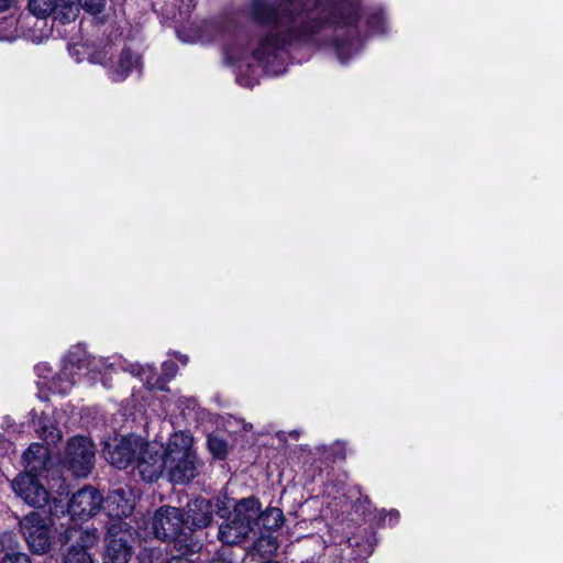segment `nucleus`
<instances>
[{
	"instance_id": "f257e3e1",
	"label": "nucleus",
	"mask_w": 563,
	"mask_h": 563,
	"mask_svg": "<svg viewBox=\"0 0 563 563\" xmlns=\"http://www.w3.org/2000/svg\"><path fill=\"white\" fill-rule=\"evenodd\" d=\"M361 0H249L245 14L264 27L254 37L222 30L214 22L191 23L178 30L186 43H223L228 63L238 68V82L247 88L258 82V67L268 75L284 73L289 47L331 49L340 64L364 48L360 31Z\"/></svg>"
},
{
	"instance_id": "f03ea898",
	"label": "nucleus",
	"mask_w": 563,
	"mask_h": 563,
	"mask_svg": "<svg viewBox=\"0 0 563 563\" xmlns=\"http://www.w3.org/2000/svg\"><path fill=\"white\" fill-rule=\"evenodd\" d=\"M199 460L194 449V438L187 431L170 434L165 445L150 443L139 463L143 481L154 482L165 473L174 484H185L198 474Z\"/></svg>"
},
{
	"instance_id": "7ed1b4c3",
	"label": "nucleus",
	"mask_w": 563,
	"mask_h": 563,
	"mask_svg": "<svg viewBox=\"0 0 563 563\" xmlns=\"http://www.w3.org/2000/svg\"><path fill=\"white\" fill-rule=\"evenodd\" d=\"M118 357H101L91 355L81 343L73 345L62 360L59 373L53 376V368L47 363H38L34 372L38 377L37 386L46 387L56 394H68L81 380L93 383L107 371L119 365Z\"/></svg>"
},
{
	"instance_id": "20e7f679",
	"label": "nucleus",
	"mask_w": 563,
	"mask_h": 563,
	"mask_svg": "<svg viewBox=\"0 0 563 563\" xmlns=\"http://www.w3.org/2000/svg\"><path fill=\"white\" fill-rule=\"evenodd\" d=\"M122 42V32L115 22H102L98 29V44L89 54V62L107 69L108 77L121 82L130 76H141L142 56Z\"/></svg>"
},
{
	"instance_id": "39448f33",
	"label": "nucleus",
	"mask_w": 563,
	"mask_h": 563,
	"mask_svg": "<svg viewBox=\"0 0 563 563\" xmlns=\"http://www.w3.org/2000/svg\"><path fill=\"white\" fill-rule=\"evenodd\" d=\"M258 500L256 498H243L233 505V510L228 509L225 520L219 527L218 538L225 544H239L254 531L253 523L257 517Z\"/></svg>"
},
{
	"instance_id": "423d86ee",
	"label": "nucleus",
	"mask_w": 563,
	"mask_h": 563,
	"mask_svg": "<svg viewBox=\"0 0 563 563\" xmlns=\"http://www.w3.org/2000/svg\"><path fill=\"white\" fill-rule=\"evenodd\" d=\"M102 501V495L96 488L86 486L73 495L66 509L62 500L53 498L49 512L52 516L67 512L71 521L84 522L99 512Z\"/></svg>"
},
{
	"instance_id": "0eeeda50",
	"label": "nucleus",
	"mask_w": 563,
	"mask_h": 563,
	"mask_svg": "<svg viewBox=\"0 0 563 563\" xmlns=\"http://www.w3.org/2000/svg\"><path fill=\"white\" fill-rule=\"evenodd\" d=\"M20 527L32 552L43 554L49 551L55 532L49 518L32 511L23 517Z\"/></svg>"
},
{
	"instance_id": "6e6552de",
	"label": "nucleus",
	"mask_w": 563,
	"mask_h": 563,
	"mask_svg": "<svg viewBox=\"0 0 563 563\" xmlns=\"http://www.w3.org/2000/svg\"><path fill=\"white\" fill-rule=\"evenodd\" d=\"M231 503L232 500L227 497H217L214 500L195 498L187 504L184 521L194 529L206 528L211 523L214 514L221 518L225 517L232 506Z\"/></svg>"
},
{
	"instance_id": "1a4fd4ad",
	"label": "nucleus",
	"mask_w": 563,
	"mask_h": 563,
	"mask_svg": "<svg viewBox=\"0 0 563 563\" xmlns=\"http://www.w3.org/2000/svg\"><path fill=\"white\" fill-rule=\"evenodd\" d=\"M63 463L75 476H88L95 464L92 442L85 437L71 438L67 443Z\"/></svg>"
},
{
	"instance_id": "9d476101",
	"label": "nucleus",
	"mask_w": 563,
	"mask_h": 563,
	"mask_svg": "<svg viewBox=\"0 0 563 563\" xmlns=\"http://www.w3.org/2000/svg\"><path fill=\"white\" fill-rule=\"evenodd\" d=\"M147 446H150V443L142 438L129 435L117 440L113 446L107 445L103 452L111 465L117 468H125L134 461L140 463ZM136 467L139 468V464H136Z\"/></svg>"
},
{
	"instance_id": "9b49d317",
	"label": "nucleus",
	"mask_w": 563,
	"mask_h": 563,
	"mask_svg": "<svg viewBox=\"0 0 563 563\" xmlns=\"http://www.w3.org/2000/svg\"><path fill=\"white\" fill-rule=\"evenodd\" d=\"M184 523V517L178 508L165 506L155 512L152 519L151 532L144 531V533H141L135 531V533L144 539L153 534L156 539L169 541L178 537Z\"/></svg>"
},
{
	"instance_id": "f8f14e48",
	"label": "nucleus",
	"mask_w": 563,
	"mask_h": 563,
	"mask_svg": "<svg viewBox=\"0 0 563 563\" xmlns=\"http://www.w3.org/2000/svg\"><path fill=\"white\" fill-rule=\"evenodd\" d=\"M132 529H122V523H109L104 539L103 563H128L132 555L130 539Z\"/></svg>"
},
{
	"instance_id": "ddd939ff",
	"label": "nucleus",
	"mask_w": 563,
	"mask_h": 563,
	"mask_svg": "<svg viewBox=\"0 0 563 563\" xmlns=\"http://www.w3.org/2000/svg\"><path fill=\"white\" fill-rule=\"evenodd\" d=\"M102 503L110 523L119 526L121 522L122 529H133L129 522L124 521L134 509V498L130 489L122 487L113 489Z\"/></svg>"
},
{
	"instance_id": "4468645a",
	"label": "nucleus",
	"mask_w": 563,
	"mask_h": 563,
	"mask_svg": "<svg viewBox=\"0 0 563 563\" xmlns=\"http://www.w3.org/2000/svg\"><path fill=\"white\" fill-rule=\"evenodd\" d=\"M40 473L25 472L12 481V488L27 505L33 507H43L51 505L46 488L40 483L37 475Z\"/></svg>"
},
{
	"instance_id": "2eb2a0df",
	"label": "nucleus",
	"mask_w": 563,
	"mask_h": 563,
	"mask_svg": "<svg viewBox=\"0 0 563 563\" xmlns=\"http://www.w3.org/2000/svg\"><path fill=\"white\" fill-rule=\"evenodd\" d=\"M29 9L38 18L54 14L62 23L74 21L79 13L77 0H29Z\"/></svg>"
},
{
	"instance_id": "dca6fc26",
	"label": "nucleus",
	"mask_w": 563,
	"mask_h": 563,
	"mask_svg": "<svg viewBox=\"0 0 563 563\" xmlns=\"http://www.w3.org/2000/svg\"><path fill=\"white\" fill-rule=\"evenodd\" d=\"M366 31L373 35H386L393 26L382 5H372L364 11Z\"/></svg>"
},
{
	"instance_id": "f3484780",
	"label": "nucleus",
	"mask_w": 563,
	"mask_h": 563,
	"mask_svg": "<svg viewBox=\"0 0 563 563\" xmlns=\"http://www.w3.org/2000/svg\"><path fill=\"white\" fill-rule=\"evenodd\" d=\"M23 464L26 472L42 473L49 462L48 450L40 443H32L23 453Z\"/></svg>"
},
{
	"instance_id": "a211bd4d",
	"label": "nucleus",
	"mask_w": 563,
	"mask_h": 563,
	"mask_svg": "<svg viewBox=\"0 0 563 563\" xmlns=\"http://www.w3.org/2000/svg\"><path fill=\"white\" fill-rule=\"evenodd\" d=\"M125 369L131 372V374H133L134 376L140 377V379L150 390H167L166 379L157 375L154 365H141L139 363H135L130 364L129 367H126Z\"/></svg>"
},
{
	"instance_id": "6ab92c4d",
	"label": "nucleus",
	"mask_w": 563,
	"mask_h": 563,
	"mask_svg": "<svg viewBox=\"0 0 563 563\" xmlns=\"http://www.w3.org/2000/svg\"><path fill=\"white\" fill-rule=\"evenodd\" d=\"M80 540L82 544L71 547L65 555L64 563H93L86 548L96 543L97 534L93 531L80 532Z\"/></svg>"
},
{
	"instance_id": "aec40b11",
	"label": "nucleus",
	"mask_w": 563,
	"mask_h": 563,
	"mask_svg": "<svg viewBox=\"0 0 563 563\" xmlns=\"http://www.w3.org/2000/svg\"><path fill=\"white\" fill-rule=\"evenodd\" d=\"M284 521L283 511L279 508H268L265 511H261V505L258 504L257 517L254 520L253 528L258 530L263 529L264 532H272L278 529Z\"/></svg>"
},
{
	"instance_id": "412c9836",
	"label": "nucleus",
	"mask_w": 563,
	"mask_h": 563,
	"mask_svg": "<svg viewBox=\"0 0 563 563\" xmlns=\"http://www.w3.org/2000/svg\"><path fill=\"white\" fill-rule=\"evenodd\" d=\"M279 548L277 538L272 532H262L253 544V550L262 558L274 555Z\"/></svg>"
},
{
	"instance_id": "4be33fe9",
	"label": "nucleus",
	"mask_w": 563,
	"mask_h": 563,
	"mask_svg": "<svg viewBox=\"0 0 563 563\" xmlns=\"http://www.w3.org/2000/svg\"><path fill=\"white\" fill-rule=\"evenodd\" d=\"M0 543L4 548L8 545V549L4 551L1 563H31L27 554L18 551L13 544L12 536L9 533H4L0 537Z\"/></svg>"
},
{
	"instance_id": "5701e85b",
	"label": "nucleus",
	"mask_w": 563,
	"mask_h": 563,
	"mask_svg": "<svg viewBox=\"0 0 563 563\" xmlns=\"http://www.w3.org/2000/svg\"><path fill=\"white\" fill-rule=\"evenodd\" d=\"M77 2L78 8L81 5L84 10L95 16L96 29H99L102 22H114L111 19H106V16H99L106 7L107 0H77Z\"/></svg>"
},
{
	"instance_id": "b1692460",
	"label": "nucleus",
	"mask_w": 563,
	"mask_h": 563,
	"mask_svg": "<svg viewBox=\"0 0 563 563\" xmlns=\"http://www.w3.org/2000/svg\"><path fill=\"white\" fill-rule=\"evenodd\" d=\"M36 432L49 444H56L62 439L60 431L51 423L47 417H43L38 420Z\"/></svg>"
},
{
	"instance_id": "393cba45",
	"label": "nucleus",
	"mask_w": 563,
	"mask_h": 563,
	"mask_svg": "<svg viewBox=\"0 0 563 563\" xmlns=\"http://www.w3.org/2000/svg\"><path fill=\"white\" fill-rule=\"evenodd\" d=\"M98 44V29H96V40L90 44H74L68 47L70 56L76 63H81L85 58L89 60V54L92 48Z\"/></svg>"
},
{
	"instance_id": "a878e982",
	"label": "nucleus",
	"mask_w": 563,
	"mask_h": 563,
	"mask_svg": "<svg viewBox=\"0 0 563 563\" xmlns=\"http://www.w3.org/2000/svg\"><path fill=\"white\" fill-rule=\"evenodd\" d=\"M18 37L16 20L13 16L0 20V41L12 42Z\"/></svg>"
},
{
	"instance_id": "bb28decb",
	"label": "nucleus",
	"mask_w": 563,
	"mask_h": 563,
	"mask_svg": "<svg viewBox=\"0 0 563 563\" xmlns=\"http://www.w3.org/2000/svg\"><path fill=\"white\" fill-rule=\"evenodd\" d=\"M175 405L179 410L180 415L187 417L196 410L197 400L194 397L179 396L176 399Z\"/></svg>"
},
{
	"instance_id": "cd10ccee",
	"label": "nucleus",
	"mask_w": 563,
	"mask_h": 563,
	"mask_svg": "<svg viewBox=\"0 0 563 563\" xmlns=\"http://www.w3.org/2000/svg\"><path fill=\"white\" fill-rule=\"evenodd\" d=\"M208 448L217 459H223L227 455V443L218 437L208 438Z\"/></svg>"
},
{
	"instance_id": "c85d7f7f",
	"label": "nucleus",
	"mask_w": 563,
	"mask_h": 563,
	"mask_svg": "<svg viewBox=\"0 0 563 563\" xmlns=\"http://www.w3.org/2000/svg\"><path fill=\"white\" fill-rule=\"evenodd\" d=\"M177 371H178V367H177L175 361H173V360L165 361L162 364L163 374L161 375V377L165 378L166 384H167L170 379H173L176 376Z\"/></svg>"
},
{
	"instance_id": "c756f323",
	"label": "nucleus",
	"mask_w": 563,
	"mask_h": 563,
	"mask_svg": "<svg viewBox=\"0 0 563 563\" xmlns=\"http://www.w3.org/2000/svg\"><path fill=\"white\" fill-rule=\"evenodd\" d=\"M399 517V512L396 509H391L382 517V521L384 525L394 526L398 522Z\"/></svg>"
},
{
	"instance_id": "7c9ffc66",
	"label": "nucleus",
	"mask_w": 563,
	"mask_h": 563,
	"mask_svg": "<svg viewBox=\"0 0 563 563\" xmlns=\"http://www.w3.org/2000/svg\"><path fill=\"white\" fill-rule=\"evenodd\" d=\"M77 532L78 531L75 528H66L65 531L63 533H60V536L58 538L62 545H64L68 541H70Z\"/></svg>"
},
{
	"instance_id": "2f4dec72",
	"label": "nucleus",
	"mask_w": 563,
	"mask_h": 563,
	"mask_svg": "<svg viewBox=\"0 0 563 563\" xmlns=\"http://www.w3.org/2000/svg\"><path fill=\"white\" fill-rule=\"evenodd\" d=\"M175 360L180 362L183 365H187L189 362V357L185 354H181L180 352H173L170 354Z\"/></svg>"
},
{
	"instance_id": "473e14b6",
	"label": "nucleus",
	"mask_w": 563,
	"mask_h": 563,
	"mask_svg": "<svg viewBox=\"0 0 563 563\" xmlns=\"http://www.w3.org/2000/svg\"><path fill=\"white\" fill-rule=\"evenodd\" d=\"M15 0H0V11H5L14 4Z\"/></svg>"
},
{
	"instance_id": "72a5a7b5",
	"label": "nucleus",
	"mask_w": 563,
	"mask_h": 563,
	"mask_svg": "<svg viewBox=\"0 0 563 563\" xmlns=\"http://www.w3.org/2000/svg\"><path fill=\"white\" fill-rule=\"evenodd\" d=\"M166 563H192L188 558L185 556H174L168 560Z\"/></svg>"
},
{
	"instance_id": "f704fd0d",
	"label": "nucleus",
	"mask_w": 563,
	"mask_h": 563,
	"mask_svg": "<svg viewBox=\"0 0 563 563\" xmlns=\"http://www.w3.org/2000/svg\"><path fill=\"white\" fill-rule=\"evenodd\" d=\"M10 446V443L4 439L3 435L0 434V450L3 449L7 451V449Z\"/></svg>"
},
{
	"instance_id": "c9c22d12",
	"label": "nucleus",
	"mask_w": 563,
	"mask_h": 563,
	"mask_svg": "<svg viewBox=\"0 0 563 563\" xmlns=\"http://www.w3.org/2000/svg\"><path fill=\"white\" fill-rule=\"evenodd\" d=\"M329 448L327 445H319L316 448L317 454L323 455L328 452Z\"/></svg>"
},
{
	"instance_id": "e433bc0d",
	"label": "nucleus",
	"mask_w": 563,
	"mask_h": 563,
	"mask_svg": "<svg viewBox=\"0 0 563 563\" xmlns=\"http://www.w3.org/2000/svg\"><path fill=\"white\" fill-rule=\"evenodd\" d=\"M299 434H300L299 431H296V430L290 432V435L294 437L295 439H298Z\"/></svg>"
},
{
	"instance_id": "4c0bfd02",
	"label": "nucleus",
	"mask_w": 563,
	"mask_h": 563,
	"mask_svg": "<svg viewBox=\"0 0 563 563\" xmlns=\"http://www.w3.org/2000/svg\"><path fill=\"white\" fill-rule=\"evenodd\" d=\"M301 563H313V562H311V561H303V562H301Z\"/></svg>"
}]
</instances>
